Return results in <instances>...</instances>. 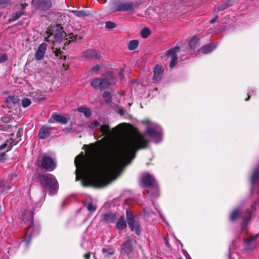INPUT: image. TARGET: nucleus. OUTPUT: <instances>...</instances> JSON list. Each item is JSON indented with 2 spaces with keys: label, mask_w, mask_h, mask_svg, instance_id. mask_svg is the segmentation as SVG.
<instances>
[{
  "label": "nucleus",
  "mask_w": 259,
  "mask_h": 259,
  "mask_svg": "<svg viewBox=\"0 0 259 259\" xmlns=\"http://www.w3.org/2000/svg\"><path fill=\"white\" fill-rule=\"evenodd\" d=\"M148 144L145 135L135 132L124 136L118 147L104 143L90 144L87 149L88 158L81 154L75 159L76 180H81L85 187L101 188L108 185L131 162L136 152L146 148Z\"/></svg>",
  "instance_id": "f257e3e1"
},
{
  "label": "nucleus",
  "mask_w": 259,
  "mask_h": 259,
  "mask_svg": "<svg viewBox=\"0 0 259 259\" xmlns=\"http://www.w3.org/2000/svg\"><path fill=\"white\" fill-rule=\"evenodd\" d=\"M88 126L93 130H100L104 139H111L121 134L126 128L125 123H120L116 127L110 129L108 123L105 121L102 125L97 120H92L88 123Z\"/></svg>",
  "instance_id": "f03ea898"
},
{
  "label": "nucleus",
  "mask_w": 259,
  "mask_h": 259,
  "mask_svg": "<svg viewBox=\"0 0 259 259\" xmlns=\"http://www.w3.org/2000/svg\"><path fill=\"white\" fill-rule=\"evenodd\" d=\"M46 34L45 40L54 44L53 49L56 46V44L61 43L63 41H65L64 44L67 43V39L65 38L66 34L64 33L63 28L58 25H54L48 28L46 31Z\"/></svg>",
  "instance_id": "7ed1b4c3"
},
{
  "label": "nucleus",
  "mask_w": 259,
  "mask_h": 259,
  "mask_svg": "<svg viewBox=\"0 0 259 259\" xmlns=\"http://www.w3.org/2000/svg\"><path fill=\"white\" fill-rule=\"evenodd\" d=\"M116 77L112 72H108L103 77L95 78L91 82V85L95 89L103 90L108 89L115 83Z\"/></svg>",
  "instance_id": "20e7f679"
},
{
  "label": "nucleus",
  "mask_w": 259,
  "mask_h": 259,
  "mask_svg": "<svg viewBox=\"0 0 259 259\" xmlns=\"http://www.w3.org/2000/svg\"><path fill=\"white\" fill-rule=\"evenodd\" d=\"M41 185L50 194H56L58 189V183L56 178L52 174L41 175L39 176Z\"/></svg>",
  "instance_id": "39448f33"
},
{
  "label": "nucleus",
  "mask_w": 259,
  "mask_h": 259,
  "mask_svg": "<svg viewBox=\"0 0 259 259\" xmlns=\"http://www.w3.org/2000/svg\"><path fill=\"white\" fill-rule=\"evenodd\" d=\"M28 218L27 219L28 221V227L25 233V239L22 240L20 242V245L23 247H28L29 245L31 237L36 235L38 233L39 228L37 226H34L32 221L33 214L31 211L27 212Z\"/></svg>",
  "instance_id": "423d86ee"
},
{
  "label": "nucleus",
  "mask_w": 259,
  "mask_h": 259,
  "mask_svg": "<svg viewBox=\"0 0 259 259\" xmlns=\"http://www.w3.org/2000/svg\"><path fill=\"white\" fill-rule=\"evenodd\" d=\"M142 122L146 126V133L153 140L154 142L155 143L160 142L162 138V131L161 127L149 120H143Z\"/></svg>",
  "instance_id": "0eeeda50"
},
{
  "label": "nucleus",
  "mask_w": 259,
  "mask_h": 259,
  "mask_svg": "<svg viewBox=\"0 0 259 259\" xmlns=\"http://www.w3.org/2000/svg\"><path fill=\"white\" fill-rule=\"evenodd\" d=\"M142 182L144 187L149 188L148 190H146L147 194H150L153 198H157L159 196L157 184L153 175L149 173L144 174Z\"/></svg>",
  "instance_id": "6e6552de"
},
{
  "label": "nucleus",
  "mask_w": 259,
  "mask_h": 259,
  "mask_svg": "<svg viewBox=\"0 0 259 259\" xmlns=\"http://www.w3.org/2000/svg\"><path fill=\"white\" fill-rule=\"evenodd\" d=\"M134 9L132 2L122 1H116L112 3L111 11L112 12L131 11Z\"/></svg>",
  "instance_id": "1a4fd4ad"
},
{
  "label": "nucleus",
  "mask_w": 259,
  "mask_h": 259,
  "mask_svg": "<svg viewBox=\"0 0 259 259\" xmlns=\"http://www.w3.org/2000/svg\"><path fill=\"white\" fill-rule=\"evenodd\" d=\"M126 214L130 229L132 231H134L137 235H139L140 234L139 224L135 220L133 212L130 210H127Z\"/></svg>",
  "instance_id": "9d476101"
},
{
  "label": "nucleus",
  "mask_w": 259,
  "mask_h": 259,
  "mask_svg": "<svg viewBox=\"0 0 259 259\" xmlns=\"http://www.w3.org/2000/svg\"><path fill=\"white\" fill-rule=\"evenodd\" d=\"M32 6L35 9L45 11L51 8L52 3L51 0H32Z\"/></svg>",
  "instance_id": "9b49d317"
},
{
  "label": "nucleus",
  "mask_w": 259,
  "mask_h": 259,
  "mask_svg": "<svg viewBox=\"0 0 259 259\" xmlns=\"http://www.w3.org/2000/svg\"><path fill=\"white\" fill-rule=\"evenodd\" d=\"M41 166L47 171H52L56 168V163L51 157L44 155L41 159Z\"/></svg>",
  "instance_id": "f8f14e48"
},
{
  "label": "nucleus",
  "mask_w": 259,
  "mask_h": 259,
  "mask_svg": "<svg viewBox=\"0 0 259 259\" xmlns=\"http://www.w3.org/2000/svg\"><path fill=\"white\" fill-rule=\"evenodd\" d=\"M136 241L135 240H127L123 245L121 251L124 252L128 255H131L134 252L136 246Z\"/></svg>",
  "instance_id": "ddd939ff"
},
{
  "label": "nucleus",
  "mask_w": 259,
  "mask_h": 259,
  "mask_svg": "<svg viewBox=\"0 0 259 259\" xmlns=\"http://www.w3.org/2000/svg\"><path fill=\"white\" fill-rule=\"evenodd\" d=\"M258 236L257 234H256L247 238L244 240L243 244L244 249L249 250L254 248L256 245V239Z\"/></svg>",
  "instance_id": "4468645a"
},
{
  "label": "nucleus",
  "mask_w": 259,
  "mask_h": 259,
  "mask_svg": "<svg viewBox=\"0 0 259 259\" xmlns=\"http://www.w3.org/2000/svg\"><path fill=\"white\" fill-rule=\"evenodd\" d=\"M180 47H176L166 52V56L167 57H171V61L170 63V66L171 68H173L176 64L177 61V53H178Z\"/></svg>",
  "instance_id": "2eb2a0df"
},
{
  "label": "nucleus",
  "mask_w": 259,
  "mask_h": 259,
  "mask_svg": "<svg viewBox=\"0 0 259 259\" xmlns=\"http://www.w3.org/2000/svg\"><path fill=\"white\" fill-rule=\"evenodd\" d=\"M47 48V45L45 42L41 43L38 47L35 54V58L37 61L42 60L45 56Z\"/></svg>",
  "instance_id": "dca6fc26"
},
{
  "label": "nucleus",
  "mask_w": 259,
  "mask_h": 259,
  "mask_svg": "<svg viewBox=\"0 0 259 259\" xmlns=\"http://www.w3.org/2000/svg\"><path fill=\"white\" fill-rule=\"evenodd\" d=\"M83 57L88 59H99L101 57V55L99 51L94 50H90L83 52Z\"/></svg>",
  "instance_id": "f3484780"
},
{
  "label": "nucleus",
  "mask_w": 259,
  "mask_h": 259,
  "mask_svg": "<svg viewBox=\"0 0 259 259\" xmlns=\"http://www.w3.org/2000/svg\"><path fill=\"white\" fill-rule=\"evenodd\" d=\"M217 47V44L215 42L212 43L209 45L203 47L199 49L198 51L199 55L205 54H208L212 52Z\"/></svg>",
  "instance_id": "a211bd4d"
},
{
  "label": "nucleus",
  "mask_w": 259,
  "mask_h": 259,
  "mask_svg": "<svg viewBox=\"0 0 259 259\" xmlns=\"http://www.w3.org/2000/svg\"><path fill=\"white\" fill-rule=\"evenodd\" d=\"M154 75L153 80L154 82H157L161 79L162 74L163 70L160 65H157L155 66L153 70Z\"/></svg>",
  "instance_id": "6ab92c4d"
},
{
  "label": "nucleus",
  "mask_w": 259,
  "mask_h": 259,
  "mask_svg": "<svg viewBox=\"0 0 259 259\" xmlns=\"http://www.w3.org/2000/svg\"><path fill=\"white\" fill-rule=\"evenodd\" d=\"M6 102L9 108H13L19 105V99L17 96H11L6 98Z\"/></svg>",
  "instance_id": "aec40b11"
},
{
  "label": "nucleus",
  "mask_w": 259,
  "mask_h": 259,
  "mask_svg": "<svg viewBox=\"0 0 259 259\" xmlns=\"http://www.w3.org/2000/svg\"><path fill=\"white\" fill-rule=\"evenodd\" d=\"M51 128L47 126H42L39 132L40 139H45L49 137L50 134Z\"/></svg>",
  "instance_id": "412c9836"
},
{
  "label": "nucleus",
  "mask_w": 259,
  "mask_h": 259,
  "mask_svg": "<svg viewBox=\"0 0 259 259\" xmlns=\"http://www.w3.org/2000/svg\"><path fill=\"white\" fill-rule=\"evenodd\" d=\"M250 182L252 185L259 183V166L253 170L250 178Z\"/></svg>",
  "instance_id": "4be33fe9"
},
{
  "label": "nucleus",
  "mask_w": 259,
  "mask_h": 259,
  "mask_svg": "<svg viewBox=\"0 0 259 259\" xmlns=\"http://www.w3.org/2000/svg\"><path fill=\"white\" fill-rule=\"evenodd\" d=\"M52 118L57 122L62 124H66L68 121L67 119L65 116L55 113L52 114Z\"/></svg>",
  "instance_id": "5701e85b"
},
{
  "label": "nucleus",
  "mask_w": 259,
  "mask_h": 259,
  "mask_svg": "<svg viewBox=\"0 0 259 259\" xmlns=\"http://www.w3.org/2000/svg\"><path fill=\"white\" fill-rule=\"evenodd\" d=\"M116 228L119 230H123L126 227V223L123 216L120 217L116 225Z\"/></svg>",
  "instance_id": "b1692460"
},
{
  "label": "nucleus",
  "mask_w": 259,
  "mask_h": 259,
  "mask_svg": "<svg viewBox=\"0 0 259 259\" xmlns=\"http://www.w3.org/2000/svg\"><path fill=\"white\" fill-rule=\"evenodd\" d=\"M116 219L115 214L113 213H106L104 215V220L108 223H113Z\"/></svg>",
  "instance_id": "393cba45"
},
{
  "label": "nucleus",
  "mask_w": 259,
  "mask_h": 259,
  "mask_svg": "<svg viewBox=\"0 0 259 259\" xmlns=\"http://www.w3.org/2000/svg\"><path fill=\"white\" fill-rule=\"evenodd\" d=\"M198 39L197 37L194 36L190 40L189 43V49L190 50H194L198 45Z\"/></svg>",
  "instance_id": "a878e982"
},
{
  "label": "nucleus",
  "mask_w": 259,
  "mask_h": 259,
  "mask_svg": "<svg viewBox=\"0 0 259 259\" xmlns=\"http://www.w3.org/2000/svg\"><path fill=\"white\" fill-rule=\"evenodd\" d=\"M242 211L240 208L234 209L231 213L230 219L231 221L236 220L241 214Z\"/></svg>",
  "instance_id": "bb28decb"
},
{
  "label": "nucleus",
  "mask_w": 259,
  "mask_h": 259,
  "mask_svg": "<svg viewBox=\"0 0 259 259\" xmlns=\"http://www.w3.org/2000/svg\"><path fill=\"white\" fill-rule=\"evenodd\" d=\"M77 110L84 114L87 117H90L91 116V112L90 108L85 107H80L77 109Z\"/></svg>",
  "instance_id": "cd10ccee"
},
{
  "label": "nucleus",
  "mask_w": 259,
  "mask_h": 259,
  "mask_svg": "<svg viewBox=\"0 0 259 259\" xmlns=\"http://www.w3.org/2000/svg\"><path fill=\"white\" fill-rule=\"evenodd\" d=\"M13 147V142H10L9 140H7L4 144L0 145V150H3L7 148V152L10 150Z\"/></svg>",
  "instance_id": "c85d7f7f"
},
{
  "label": "nucleus",
  "mask_w": 259,
  "mask_h": 259,
  "mask_svg": "<svg viewBox=\"0 0 259 259\" xmlns=\"http://www.w3.org/2000/svg\"><path fill=\"white\" fill-rule=\"evenodd\" d=\"M72 13L74 14V15L77 17H82L84 16H88L89 15V13L83 10H80V11H77V10H72L71 11Z\"/></svg>",
  "instance_id": "c756f323"
},
{
  "label": "nucleus",
  "mask_w": 259,
  "mask_h": 259,
  "mask_svg": "<svg viewBox=\"0 0 259 259\" xmlns=\"http://www.w3.org/2000/svg\"><path fill=\"white\" fill-rule=\"evenodd\" d=\"M139 42L137 40H133L130 41L128 44V49L131 51L135 50L138 47Z\"/></svg>",
  "instance_id": "7c9ffc66"
},
{
  "label": "nucleus",
  "mask_w": 259,
  "mask_h": 259,
  "mask_svg": "<svg viewBox=\"0 0 259 259\" xmlns=\"http://www.w3.org/2000/svg\"><path fill=\"white\" fill-rule=\"evenodd\" d=\"M21 16V13L18 11H16L12 14L11 18L9 19V22H13L18 20Z\"/></svg>",
  "instance_id": "2f4dec72"
},
{
  "label": "nucleus",
  "mask_w": 259,
  "mask_h": 259,
  "mask_svg": "<svg viewBox=\"0 0 259 259\" xmlns=\"http://www.w3.org/2000/svg\"><path fill=\"white\" fill-rule=\"evenodd\" d=\"M11 5V0H0V8H4Z\"/></svg>",
  "instance_id": "473e14b6"
},
{
  "label": "nucleus",
  "mask_w": 259,
  "mask_h": 259,
  "mask_svg": "<svg viewBox=\"0 0 259 259\" xmlns=\"http://www.w3.org/2000/svg\"><path fill=\"white\" fill-rule=\"evenodd\" d=\"M141 34L142 37L146 38L150 34V31L148 28H145L141 30Z\"/></svg>",
  "instance_id": "72a5a7b5"
},
{
  "label": "nucleus",
  "mask_w": 259,
  "mask_h": 259,
  "mask_svg": "<svg viewBox=\"0 0 259 259\" xmlns=\"http://www.w3.org/2000/svg\"><path fill=\"white\" fill-rule=\"evenodd\" d=\"M31 103V100L28 98H24L22 100V105L24 108H26L30 105Z\"/></svg>",
  "instance_id": "f704fd0d"
},
{
  "label": "nucleus",
  "mask_w": 259,
  "mask_h": 259,
  "mask_svg": "<svg viewBox=\"0 0 259 259\" xmlns=\"http://www.w3.org/2000/svg\"><path fill=\"white\" fill-rule=\"evenodd\" d=\"M102 251L104 253H106L107 255H112L114 253V250L112 248H103Z\"/></svg>",
  "instance_id": "c9c22d12"
},
{
  "label": "nucleus",
  "mask_w": 259,
  "mask_h": 259,
  "mask_svg": "<svg viewBox=\"0 0 259 259\" xmlns=\"http://www.w3.org/2000/svg\"><path fill=\"white\" fill-rule=\"evenodd\" d=\"M27 6V4L25 3H22L18 7V9L19 11H18L19 13H21V16L24 14L25 9L26 7Z\"/></svg>",
  "instance_id": "e433bc0d"
},
{
  "label": "nucleus",
  "mask_w": 259,
  "mask_h": 259,
  "mask_svg": "<svg viewBox=\"0 0 259 259\" xmlns=\"http://www.w3.org/2000/svg\"><path fill=\"white\" fill-rule=\"evenodd\" d=\"M106 26L108 29H113L115 27L116 25L114 23L111 21H107L106 22Z\"/></svg>",
  "instance_id": "4c0bfd02"
},
{
  "label": "nucleus",
  "mask_w": 259,
  "mask_h": 259,
  "mask_svg": "<svg viewBox=\"0 0 259 259\" xmlns=\"http://www.w3.org/2000/svg\"><path fill=\"white\" fill-rule=\"evenodd\" d=\"M251 217V212L250 211L248 212L247 215L243 218V223H247V222L250 220Z\"/></svg>",
  "instance_id": "58836bf2"
},
{
  "label": "nucleus",
  "mask_w": 259,
  "mask_h": 259,
  "mask_svg": "<svg viewBox=\"0 0 259 259\" xmlns=\"http://www.w3.org/2000/svg\"><path fill=\"white\" fill-rule=\"evenodd\" d=\"M8 59V57L6 54H3L0 55V63L5 62Z\"/></svg>",
  "instance_id": "ea45409f"
},
{
  "label": "nucleus",
  "mask_w": 259,
  "mask_h": 259,
  "mask_svg": "<svg viewBox=\"0 0 259 259\" xmlns=\"http://www.w3.org/2000/svg\"><path fill=\"white\" fill-rule=\"evenodd\" d=\"M87 208L90 211H94L96 209V207L91 203L88 205Z\"/></svg>",
  "instance_id": "a19ab883"
},
{
  "label": "nucleus",
  "mask_w": 259,
  "mask_h": 259,
  "mask_svg": "<svg viewBox=\"0 0 259 259\" xmlns=\"http://www.w3.org/2000/svg\"><path fill=\"white\" fill-rule=\"evenodd\" d=\"M101 68V66L99 65H97L93 67L92 72H97Z\"/></svg>",
  "instance_id": "79ce46f5"
},
{
  "label": "nucleus",
  "mask_w": 259,
  "mask_h": 259,
  "mask_svg": "<svg viewBox=\"0 0 259 259\" xmlns=\"http://www.w3.org/2000/svg\"><path fill=\"white\" fill-rule=\"evenodd\" d=\"M6 153H0V162H3L5 160Z\"/></svg>",
  "instance_id": "37998d69"
},
{
  "label": "nucleus",
  "mask_w": 259,
  "mask_h": 259,
  "mask_svg": "<svg viewBox=\"0 0 259 259\" xmlns=\"http://www.w3.org/2000/svg\"><path fill=\"white\" fill-rule=\"evenodd\" d=\"M16 137H16L17 141L15 143L13 144V145H16V143H17L18 142V141L19 140V138L21 137L20 129H18L17 130Z\"/></svg>",
  "instance_id": "c03bdc74"
},
{
  "label": "nucleus",
  "mask_w": 259,
  "mask_h": 259,
  "mask_svg": "<svg viewBox=\"0 0 259 259\" xmlns=\"http://www.w3.org/2000/svg\"><path fill=\"white\" fill-rule=\"evenodd\" d=\"M3 186H4V182H2L0 183V191H2V192H4L6 190H8L10 189V188H8L7 189H6L5 188H3Z\"/></svg>",
  "instance_id": "a18cd8bd"
},
{
  "label": "nucleus",
  "mask_w": 259,
  "mask_h": 259,
  "mask_svg": "<svg viewBox=\"0 0 259 259\" xmlns=\"http://www.w3.org/2000/svg\"><path fill=\"white\" fill-rule=\"evenodd\" d=\"M54 53L56 56L59 57L61 55L62 52L60 50H57L56 48V50L54 51Z\"/></svg>",
  "instance_id": "49530a36"
},
{
  "label": "nucleus",
  "mask_w": 259,
  "mask_h": 259,
  "mask_svg": "<svg viewBox=\"0 0 259 259\" xmlns=\"http://www.w3.org/2000/svg\"><path fill=\"white\" fill-rule=\"evenodd\" d=\"M217 19H218V17L216 16L214 18H213L209 20V23L212 24V23H215L217 21Z\"/></svg>",
  "instance_id": "de8ad7c7"
},
{
  "label": "nucleus",
  "mask_w": 259,
  "mask_h": 259,
  "mask_svg": "<svg viewBox=\"0 0 259 259\" xmlns=\"http://www.w3.org/2000/svg\"><path fill=\"white\" fill-rule=\"evenodd\" d=\"M69 37L70 39H71V41H74L76 39V36H74L72 33L69 35Z\"/></svg>",
  "instance_id": "09e8293b"
},
{
  "label": "nucleus",
  "mask_w": 259,
  "mask_h": 259,
  "mask_svg": "<svg viewBox=\"0 0 259 259\" xmlns=\"http://www.w3.org/2000/svg\"><path fill=\"white\" fill-rule=\"evenodd\" d=\"M91 256V254L90 253H86L84 255V257L85 259H89Z\"/></svg>",
  "instance_id": "8fccbe9b"
},
{
  "label": "nucleus",
  "mask_w": 259,
  "mask_h": 259,
  "mask_svg": "<svg viewBox=\"0 0 259 259\" xmlns=\"http://www.w3.org/2000/svg\"><path fill=\"white\" fill-rule=\"evenodd\" d=\"M110 94L108 92H105L104 94V97H110Z\"/></svg>",
  "instance_id": "3c124183"
},
{
  "label": "nucleus",
  "mask_w": 259,
  "mask_h": 259,
  "mask_svg": "<svg viewBox=\"0 0 259 259\" xmlns=\"http://www.w3.org/2000/svg\"><path fill=\"white\" fill-rule=\"evenodd\" d=\"M119 113L121 114V115H123L124 114V112H123V111L122 110H120L119 111Z\"/></svg>",
  "instance_id": "603ef678"
},
{
  "label": "nucleus",
  "mask_w": 259,
  "mask_h": 259,
  "mask_svg": "<svg viewBox=\"0 0 259 259\" xmlns=\"http://www.w3.org/2000/svg\"><path fill=\"white\" fill-rule=\"evenodd\" d=\"M123 70H121L120 71V75L121 76H123Z\"/></svg>",
  "instance_id": "864d4df0"
},
{
  "label": "nucleus",
  "mask_w": 259,
  "mask_h": 259,
  "mask_svg": "<svg viewBox=\"0 0 259 259\" xmlns=\"http://www.w3.org/2000/svg\"><path fill=\"white\" fill-rule=\"evenodd\" d=\"M227 7V6L223 7V8H221L219 9V10L220 11L223 10V9L226 8Z\"/></svg>",
  "instance_id": "5fc2aeb1"
},
{
  "label": "nucleus",
  "mask_w": 259,
  "mask_h": 259,
  "mask_svg": "<svg viewBox=\"0 0 259 259\" xmlns=\"http://www.w3.org/2000/svg\"><path fill=\"white\" fill-rule=\"evenodd\" d=\"M256 205V203H254L252 206H251V207H252V209H253L255 206Z\"/></svg>",
  "instance_id": "6e6d98bb"
},
{
  "label": "nucleus",
  "mask_w": 259,
  "mask_h": 259,
  "mask_svg": "<svg viewBox=\"0 0 259 259\" xmlns=\"http://www.w3.org/2000/svg\"><path fill=\"white\" fill-rule=\"evenodd\" d=\"M247 95H248V98H247V99H246L245 100L246 101H247V100H249V97H250L249 93H248V94H247Z\"/></svg>",
  "instance_id": "4d7b16f0"
},
{
  "label": "nucleus",
  "mask_w": 259,
  "mask_h": 259,
  "mask_svg": "<svg viewBox=\"0 0 259 259\" xmlns=\"http://www.w3.org/2000/svg\"><path fill=\"white\" fill-rule=\"evenodd\" d=\"M166 245L167 246H168V243L167 242V241L166 242Z\"/></svg>",
  "instance_id": "13d9d810"
}]
</instances>
